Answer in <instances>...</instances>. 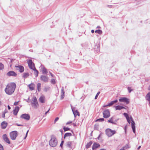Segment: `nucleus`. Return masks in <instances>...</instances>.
<instances>
[{
    "mask_svg": "<svg viewBox=\"0 0 150 150\" xmlns=\"http://www.w3.org/2000/svg\"><path fill=\"white\" fill-rule=\"evenodd\" d=\"M7 112V111L6 112L5 111H4V112H3L2 115V117L3 118H4L5 117V113Z\"/></svg>",
    "mask_w": 150,
    "mask_h": 150,
    "instance_id": "40",
    "label": "nucleus"
},
{
    "mask_svg": "<svg viewBox=\"0 0 150 150\" xmlns=\"http://www.w3.org/2000/svg\"><path fill=\"white\" fill-rule=\"evenodd\" d=\"M63 129L65 132L69 130H70V129L69 128L67 127H64Z\"/></svg>",
    "mask_w": 150,
    "mask_h": 150,
    "instance_id": "35",
    "label": "nucleus"
},
{
    "mask_svg": "<svg viewBox=\"0 0 150 150\" xmlns=\"http://www.w3.org/2000/svg\"><path fill=\"white\" fill-rule=\"evenodd\" d=\"M4 149L3 146L0 144V150H3Z\"/></svg>",
    "mask_w": 150,
    "mask_h": 150,
    "instance_id": "44",
    "label": "nucleus"
},
{
    "mask_svg": "<svg viewBox=\"0 0 150 150\" xmlns=\"http://www.w3.org/2000/svg\"><path fill=\"white\" fill-rule=\"evenodd\" d=\"M123 115L125 117L126 119H127L129 117L128 114L126 113H124Z\"/></svg>",
    "mask_w": 150,
    "mask_h": 150,
    "instance_id": "34",
    "label": "nucleus"
},
{
    "mask_svg": "<svg viewBox=\"0 0 150 150\" xmlns=\"http://www.w3.org/2000/svg\"><path fill=\"white\" fill-rule=\"evenodd\" d=\"M127 121L128 122V123L129 124H130V123H131V122H130V120L129 119V117L127 119Z\"/></svg>",
    "mask_w": 150,
    "mask_h": 150,
    "instance_id": "45",
    "label": "nucleus"
},
{
    "mask_svg": "<svg viewBox=\"0 0 150 150\" xmlns=\"http://www.w3.org/2000/svg\"><path fill=\"white\" fill-rule=\"evenodd\" d=\"M114 117H111L109 120H108V122L111 123L112 124H116V122H117V120H114Z\"/></svg>",
    "mask_w": 150,
    "mask_h": 150,
    "instance_id": "15",
    "label": "nucleus"
},
{
    "mask_svg": "<svg viewBox=\"0 0 150 150\" xmlns=\"http://www.w3.org/2000/svg\"><path fill=\"white\" fill-rule=\"evenodd\" d=\"M71 107L74 117H76L77 115L79 116L80 115V114L78 110H75L74 108H73L71 105Z\"/></svg>",
    "mask_w": 150,
    "mask_h": 150,
    "instance_id": "11",
    "label": "nucleus"
},
{
    "mask_svg": "<svg viewBox=\"0 0 150 150\" xmlns=\"http://www.w3.org/2000/svg\"><path fill=\"white\" fill-rule=\"evenodd\" d=\"M105 132L106 135L109 137L112 136L116 133L115 130H112L109 128L106 129Z\"/></svg>",
    "mask_w": 150,
    "mask_h": 150,
    "instance_id": "4",
    "label": "nucleus"
},
{
    "mask_svg": "<svg viewBox=\"0 0 150 150\" xmlns=\"http://www.w3.org/2000/svg\"><path fill=\"white\" fill-rule=\"evenodd\" d=\"M16 87V84L14 83H9L7 85L5 91L7 94L11 95L14 92Z\"/></svg>",
    "mask_w": 150,
    "mask_h": 150,
    "instance_id": "1",
    "label": "nucleus"
},
{
    "mask_svg": "<svg viewBox=\"0 0 150 150\" xmlns=\"http://www.w3.org/2000/svg\"><path fill=\"white\" fill-rule=\"evenodd\" d=\"M28 130L27 131V132H26V135H25V137L24 138V139H25L26 137H27V134H28Z\"/></svg>",
    "mask_w": 150,
    "mask_h": 150,
    "instance_id": "49",
    "label": "nucleus"
},
{
    "mask_svg": "<svg viewBox=\"0 0 150 150\" xmlns=\"http://www.w3.org/2000/svg\"><path fill=\"white\" fill-rule=\"evenodd\" d=\"M104 120V119L103 118H100L97 119L96 121L103 122Z\"/></svg>",
    "mask_w": 150,
    "mask_h": 150,
    "instance_id": "33",
    "label": "nucleus"
},
{
    "mask_svg": "<svg viewBox=\"0 0 150 150\" xmlns=\"http://www.w3.org/2000/svg\"><path fill=\"white\" fill-rule=\"evenodd\" d=\"M49 90V88L45 87L44 89V91H45V92Z\"/></svg>",
    "mask_w": 150,
    "mask_h": 150,
    "instance_id": "42",
    "label": "nucleus"
},
{
    "mask_svg": "<svg viewBox=\"0 0 150 150\" xmlns=\"http://www.w3.org/2000/svg\"><path fill=\"white\" fill-rule=\"evenodd\" d=\"M72 122V121L68 122H67V123H66V125H68L69 124H71V123Z\"/></svg>",
    "mask_w": 150,
    "mask_h": 150,
    "instance_id": "47",
    "label": "nucleus"
},
{
    "mask_svg": "<svg viewBox=\"0 0 150 150\" xmlns=\"http://www.w3.org/2000/svg\"><path fill=\"white\" fill-rule=\"evenodd\" d=\"M103 117L105 118H107L110 116V111L109 109H106L103 112Z\"/></svg>",
    "mask_w": 150,
    "mask_h": 150,
    "instance_id": "8",
    "label": "nucleus"
},
{
    "mask_svg": "<svg viewBox=\"0 0 150 150\" xmlns=\"http://www.w3.org/2000/svg\"><path fill=\"white\" fill-rule=\"evenodd\" d=\"M106 150V149H100V150Z\"/></svg>",
    "mask_w": 150,
    "mask_h": 150,
    "instance_id": "60",
    "label": "nucleus"
},
{
    "mask_svg": "<svg viewBox=\"0 0 150 150\" xmlns=\"http://www.w3.org/2000/svg\"><path fill=\"white\" fill-rule=\"evenodd\" d=\"M127 89H128V92L129 93H131V92L133 91V90H132L131 89V87H128L127 88Z\"/></svg>",
    "mask_w": 150,
    "mask_h": 150,
    "instance_id": "37",
    "label": "nucleus"
},
{
    "mask_svg": "<svg viewBox=\"0 0 150 150\" xmlns=\"http://www.w3.org/2000/svg\"><path fill=\"white\" fill-rule=\"evenodd\" d=\"M100 146V145L99 143H94L92 146V149L93 150H95Z\"/></svg>",
    "mask_w": 150,
    "mask_h": 150,
    "instance_id": "17",
    "label": "nucleus"
},
{
    "mask_svg": "<svg viewBox=\"0 0 150 150\" xmlns=\"http://www.w3.org/2000/svg\"><path fill=\"white\" fill-rule=\"evenodd\" d=\"M107 106H109L108 105V104L107 105H103V107H107Z\"/></svg>",
    "mask_w": 150,
    "mask_h": 150,
    "instance_id": "51",
    "label": "nucleus"
},
{
    "mask_svg": "<svg viewBox=\"0 0 150 150\" xmlns=\"http://www.w3.org/2000/svg\"><path fill=\"white\" fill-rule=\"evenodd\" d=\"M29 88L31 91L34 90L35 88V85L33 83H31L29 85Z\"/></svg>",
    "mask_w": 150,
    "mask_h": 150,
    "instance_id": "23",
    "label": "nucleus"
},
{
    "mask_svg": "<svg viewBox=\"0 0 150 150\" xmlns=\"http://www.w3.org/2000/svg\"><path fill=\"white\" fill-rule=\"evenodd\" d=\"M119 101L120 102L125 103L126 104H128L129 102V99L126 97L120 98L119 99Z\"/></svg>",
    "mask_w": 150,
    "mask_h": 150,
    "instance_id": "9",
    "label": "nucleus"
},
{
    "mask_svg": "<svg viewBox=\"0 0 150 150\" xmlns=\"http://www.w3.org/2000/svg\"><path fill=\"white\" fill-rule=\"evenodd\" d=\"M141 147V146H139L138 147V148H137V149H138V150H139V149H140V147Z\"/></svg>",
    "mask_w": 150,
    "mask_h": 150,
    "instance_id": "55",
    "label": "nucleus"
},
{
    "mask_svg": "<svg viewBox=\"0 0 150 150\" xmlns=\"http://www.w3.org/2000/svg\"><path fill=\"white\" fill-rule=\"evenodd\" d=\"M118 101V100H117L116 99L114 101H112L111 102L109 103L108 104V105L109 106H110L114 104L117 102Z\"/></svg>",
    "mask_w": 150,
    "mask_h": 150,
    "instance_id": "25",
    "label": "nucleus"
},
{
    "mask_svg": "<svg viewBox=\"0 0 150 150\" xmlns=\"http://www.w3.org/2000/svg\"><path fill=\"white\" fill-rule=\"evenodd\" d=\"M59 119V117H57L54 120V123H55Z\"/></svg>",
    "mask_w": 150,
    "mask_h": 150,
    "instance_id": "41",
    "label": "nucleus"
},
{
    "mask_svg": "<svg viewBox=\"0 0 150 150\" xmlns=\"http://www.w3.org/2000/svg\"><path fill=\"white\" fill-rule=\"evenodd\" d=\"M74 126H76V124H74Z\"/></svg>",
    "mask_w": 150,
    "mask_h": 150,
    "instance_id": "63",
    "label": "nucleus"
},
{
    "mask_svg": "<svg viewBox=\"0 0 150 150\" xmlns=\"http://www.w3.org/2000/svg\"><path fill=\"white\" fill-rule=\"evenodd\" d=\"M17 135V132L16 131L12 132L10 134V138L12 140H15Z\"/></svg>",
    "mask_w": 150,
    "mask_h": 150,
    "instance_id": "7",
    "label": "nucleus"
},
{
    "mask_svg": "<svg viewBox=\"0 0 150 150\" xmlns=\"http://www.w3.org/2000/svg\"><path fill=\"white\" fill-rule=\"evenodd\" d=\"M1 125L2 129H5L7 125V123L5 121H4L1 123Z\"/></svg>",
    "mask_w": 150,
    "mask_h": 150,
    "instance_id": "20",
    "label": "nucleus"
},
{
    "mask_svg": "<svg viewBox=\"0 0 150 150\" xmlns=\"http://www.w3.org/2000/svg\"><path fill=\"white\" fill-rule=\"evenodd\" d=\"M31 105L32 107L35 109H36L38 107L39 104L36 97L33 98L31 103Z\"/></svg>",
    "mask_w": 150,
    "mask_h": 150,
    "instance_id": "5",
    "label": "nucleus"
},
{
    "mask_svg": "<svg viewBox=\"0 0 150 150\" xmlns=\"http://www.w3.org/2000/svg\"><path fill=\"white\" fill-rule=\"evenodd\" d=\"M100 92H98L97 93L96 95V96H95V99H96L97 98L98 96L100 94Z\"/></svg>",
    "mask_w": 150,
    "mask_h": 150,
    "instance_id": "38",
    "label": "nucleus"
},
{
    "mask_svg": "<svg viewBox=\"0 0 150 150\" xmlns=\"http://www.w3.org/2000/svg\"><path fill=\"white\" fill-rule=\"evenodd\" d=\"M28 76V73H24L23 74V77L24 78H26Z\"/></svg>",
    "mask_w": 150,
    "mask_h": 150,
    "instance_id": "31",
    "label": "nucleus"
},
{
    "mask_svg": "<svg viewBox=\"0 0 150 150\" xmlns=\"http://www.w3.org/2000/svg\"><path fill=\"white\" fill-rule=\"evenodd\" d=\"M45 97L44 96H41L39 98V100L42 103H44L45 102Z\"/></svg>",
    "mask_w": 150,
    "mask_h": 150,
    "instance_id": "19",
    "label": "nucleus"
},
{
    "mask_svg": "<svg viewBox=\"0 0 150 150\" xmlns=\"http://www.w3.org/2000/svg\"><path fill=\"white\" fill-rule=\"evenodd\" d=\"M51 83L53 84H55V80L54 79H52L51 81Z\"/></svg>",
    "mask_w": 150,
    "mask_h": 150,
    "instance_id": "36",
    "label": "nucleus"
},
{
    "mask_svg": "<svg viewBox=\"0 0 150 150\" xmlns=\"http://www.w3.org/2000/svg\"><path fill=\"white\" fill-rule=\"evenodd\" d=\"M16 125L18 126H21L22 125H21L18 124H16Z\"/></svg>",
    "mask_w": 150,
    "mask_h": 150,
    "instance_id": "54",
    "label": "nucleus"
},
{
    "mask_svg": "<svg viewBox=\"0 0 150 150\" xmlns=\"http://www.w3.org/2000/svg\"><path fill=\"white\" fill-rule=\"evenodd\" d=\"M71 136H72V134L71 133H67L65 134L64 138L65 139L67 137H70Z\"/></svg>",
    "mask_w": 150,
    "mask_h": 150,
    "instance_id": "28",
    "label": "nucleus"
},
{
    "mask_svg": "<svg viewBox=\"0 0 150 150\" xmlns=\"http://www.w3.org/2000/svg\"><path fill=\"white\" fill-rule=\"evenodd\" d=\"M26 61L27 62V63L28 64V60H27Z\"/></svg>",
    "mask_w": 150,
    "mask_h": 150,
    "instance_id": "61",
    "label": "nucleus"
},
{
    "mask_svg": "<svg viewBox=\"0 0 150 150\" xmlns=\"http://www.w3.org/2000/svg\"><path fill=\"white\" fill-rule=\"evenodd\" d=\"M100 135H99V136L98 137V138L100 137Z\"/></svg>",
    "mask_w": 150,
    "mask_h": 150,
    "instance_id": "64",
    "label": "nucleus"
},
{
    "mask_svg": "<svg viewBox=\"0 0 150 150\" xmlns=\"http://www.w3.org/2000/svg\"><path fill=\"white\" fill-rule=\"evenodd\" d=\"M64 142L63 141H62L61 142V143L60 144V146H61L62 148V146H63V143H64Z\"/></svg>",
    "mask_w": 150,
    "mask_h": 150,
    "instance_id": "46",
    "label": "nucleus"
},
{
    "mask_svg": "<svg viewBox=\"0 0 150 150\" xmlns=\"http://www.w3.org/2000/svg\"><path fill=\"white\" fill-rule=\"evenodd\" d=\"M64 91L63 87H62L61 89V99H62L64 98Z\"/></svg>",
    "mask_w": 150,
    "mask_h": 150,
    "instance_id": "22",
    "label": "nucleus"
},
{
    "mask_svg": "<svg viewBox=\"0 0 150 150\" xmlns=\"http://www.w3.org/2000/svg\"><path fill=\"white\" fill-rule=\"evenodd\" d=\"M15 67L16 68V69L18 70L20 72H22L24 71V68L22 66L20 65L15 66Z\"/></svg>",
    "mask_w": 150,
    "mask_h": 150,
    "instance_id": "14",
    "label": "nucleus"
},
{
    "mask_svg": "<svg viewBox=\"0 0 150 150\" xmlns=\"http://www.w3.org/2000/svg\"><path fill=\"white\" fill-rule=\"evenodd\" d=\"M42 72L43 74H46L47 73V69L44 67L42 68Z\"/></svg>",
    "mask_w": 150,
    "mask_h": 150,
    "instance_id": "26",
    "label": "nucleus"
},
{
    "mask_svg": "<svg viewBox=\"0 0 150 150\" xmlns=\"http://www.w3.org/2000/svg\"><path fill=\"white\" fill-rule=\"evenodd\" d=\"M30 118V117L29 115V118H28L29 120Z\"/></svg>",
    "mask_w": 150,
    "mask_h": 150,
    "instance_id": "62",
    "label": "nucleus"
},
{
    "mask_svg": "<svg viewBox=\"0 0 150 150\" xmlns=\"http://www.w3.org/2000/svg\"><path fill=\"white\" fill-rule=\"evenodd\" d=\"M20 101H17V102H15L14 103V105H18V103Z\"/></svg>",
    "mask_w": 150,
    "mask_h": 150,
    "instance_id": "43",
    "label": "nucleus"
},
{
    "mask_svg": "<svg viewBox=\"0 0 150 150\" xmlns=\"http://www.w3.org/2000/svg\"><path fill=\"white\" fill-rule=\"evenodd\" d=\"M41 85L40 83H38L37 85V89L38 91H40L41 90Z\"/></svg>",
    "mask_w": 150,
    "mask_h": 150,
    "instance_id": "29",
    "label": "nucleus"
},
{
    "mask_svg": "<svg viewBox=\"0 0 150 150\" xmlns=\"http://www.w3.org/2000/svg\"><path fill=\"white\" fill-rule=\"evenodd\" d=\"M116 110H120L122 109H125V108L123 106L120 105H117L115 107Z\"/></svg>",
    "mask_w": 150,
    "mask_h": 150,
    "instance_id": "24",
    "label": "nucleus"
},
{
    "mask_svg": "<svg viewBox=\"0 0 150 150\" xmlns=\"http://www.w3.org/2000/svg\"><path fill=\"white\" fill-rule=\"evenodd\" d=\"M50 75H51V76L53 77V75L51 73V72H50Z\"/></svg>",
    "mask_w": 150,
    "mask_h": 150,
    "instance_id": "58",
    "label": "nucleus"
},
{
    "mask_svg": "<svg viewBox=\"0 0 150 150\" xmlns=\"http://www.w3.org/2000/svg\"><path fill=\"white\" fill-rule=\"evenodd\" d=\"M123 147V148H124L125 150L129 148V145H127V144L125 146Z\"/></svg>",
    "mask_w": 150,
    "mask_h": 150,
    "instance_id": "39",
    "label": "nucleus"
},
{
    "mask_svg": "<svg viewBox=\"0 0 150 150\" xmlns=\"http://www.w3.org/2000/svg\"><path fill=\"white\" fill-rule=\"evenodd\" d=\"M120 150H125L123 147L122 149H120Z\"/></svg>",
    "mask_w": 150,
    "mask_h": 150,
    "instance_id": "56",
    "label": "nucleus"
},
{
    "mask_svg": "<svg viewBox=\"0 0 150 150\" xmlns=\"http://www.w3.org/2000/svg\"><path fill=\"white\" fill-rule=\"evenodd\" d=\"M76 143L74 141H68L67 142L66 146L69 149H73L75 147Z\"/></svg>",
    "mask_w": 150,
    "mask_h": 150,
    "instance_id": "3",
    "label": "nucleus"
},
{
    "mask_svg": "<svg viewBox=\"0 0 150 150\" xmlns=\"http://www.w3.org/2000/svg\"><path fill=\"white\" fill-rule=\"evenodd\" d=\"M3 138L5 142L8 144H10V141L6 134H4L3 135Z\"/></svg>",
    "mask_w": 150,
    "mask_h": 150,
    "instance_id": "16",
    "label": "nucleus"
},
{
    "mask_svg": "<svg viewBox=\"0 0 150 150\" xmlns=\"http://www.w3.org/2000/svg\"><path fill=\"white\" fill-rule=\"evenodd\" d=\"M29 68L34 71V74L35 77H37L38 75V71L35 67V64L32 62L31 59H29Z\"/></svg>",
    "mask_w": 150,
    "mask_h": 150,
    "instance_id": "2",
    "label": "nucleus"
},
{
    "mask_svg": "<svg viewBox=\"0 0 150 150\" xmlns=\"http://www.w3.org/2000/svg\"><path fill=\"white\" fill-rule=\"evenodd\" d=\"M130 119L131 121H132L131 122V125H132V130L133 132L134 133H135V123L134 121L133 120V119L132 117L131 116L130 117Z\"/></svg>",
    "mask_w": 150,
    "mask_h": 150,
    "instance_id": "10",
    "label": "nucleus"
},
{
    "mask_svg": "<svg viewBox=\"0 0 150 150\" xmlns=\"http://www.w3.org/2000/svg\"><path fill=\"white\" fill-rule=\"evenodd\" d=\"M40 80L45 82H47L48 81V78L47 76L42 75L40 77Z\"/></svg>",
    "mask_w": 150,
    "mask_h": 150,
    "instance_id": "12",
    "label": "nucleus"
},
{
    "mask_svg": "<svg viewBox=\"0 0 150 150\" xmlns=\"http://www.w3.org/2000/svg\"><path fill=\"white\" fill-rule=\"evenodd\" d=\"M9 76H13L16 77L17 76V74L13 71H10L8 72L6 74Z\"/></svg>",
    "mask_w": 150,
    "mask_h": 150,
    "instance_id": "13",
    "label": "nucleus"
},
{
    "mask_svg": "<svg viewBox=\"0 0 150 150\" xmlns=\"http://www.w3.org/2000/svg\"><path fill=\"white\" fill-rule=\"evenodd\" d=\"M107 7L109 8H112L113 6L111 5H108Z\"/></svg>",
    "mask_w": 150,
    "mask_h": 150,
    "instance_id": "48",
    "label": "nucleus"
},
{
    "mask_svg": "<svg viewBox=\"0 0 150 150\" xmlns=\"http://www.w3.org/2000/svg\"><path fill=\"white\" fill-rule=\"evenodd\" d=\"M4 65L1 63H0V70H3L4 69Z\"/></svg>",
    "mask_w": 150,
    "mask_h": 150,
    "instance_id": "32",
    "label": "nucleus"
},
{
    "mask_svg": "<svg viewBox=\"0 0 150 150\" xmlns=\"http://www.w3.org/2000/svg\"><path fill=\"white\" fill-rule=\"evenodd\" d=\"M95 32L96 33H97L99 34H101L102 33V31L101 30H98L95 31Z\"/></svg>",
    "mask_w": 150,
    "mask_h": 150,
    "instance_id": "30",
    "label": "nucleus"
},
{
    "mask_svg": "<svg viewBox=\"0 0 150 150\" xmlns=\"http://www.w3.org/2000/svg\"><path fill=\"white\" fill-rule=\"evenodd\" d=\"M21 117L22 118L28 120V114H23L21 116Z\"/></svg>",
    "mask_w": 150,
    "mask_h": 150,
    "instance_id": "21",
    "label": "nucleus"
},
{
    "mask_svg": "<svg viewBox=\"0 0 150 150\" xmlns=\"http://www.w3.org/2000/svg\"><path fill=\"white\" fill-rule=\"evenodd\" d=\"M50 108L49 109V110H48L46 112H45V115H46L47 114V113H48V112L49 111V110H50Z\"/></svg>",
    "mask_w": 150,
    "mask_h": 150,
    "instance_id": "50",
    "label": "nucleus"
},
{
    "mask_svg": "<svg viewBox=\"0 0 150 150\" xmlns=\"http://www.w3.org/2000/svg\"><path fill=\"white\" fill-rule=\"evenodd\" d=\"M93 142L92 141H90L88 143L86 146V147L87 149L91 145Z\"/></svg>",
    "mask_w": 150,
    "mask_h": 150,
    "instance_id": "27",
    "label": "nucleus"
},
{
    "mask_svg": "<svg viewBox=\"0 0 150 150\" xmlns=\"http://www.w3.org/2000/svg\"><path fill=\"white\" fill-rule=\"evenodd\" d=\"M91 32L92 33H93L94 32V30H91Z\"/></svg>",
    "mask_w": 150,
    "mask_h": 150,
    "instance_id": "57",
    "label": "nucleus"
},
{
    "mask_svg": "<svg viewBox=\"0 0 150 150\" xmlns=\"http://www.w3.org/2000/svg\"><path fill=\"white\" fill-rule=\"evenodd\" d=\"M49 144L52 147H55L57 143V141L55 138H52L50 140L49 142Z\"/></svg>",
    "mask_w": 150,
    "mask_h": 150,
    "instance_id": "6",
    "label": "nucleus"
},
{
    "mask_svg": "<svg viewBox=\"0 0 150 150\" xmlns=\"http://www.w3.org/2000/svg\"><path fill=\"white\" fill-rule=\"evenodd\" d=\"M19 108L18 106L16 107L13 111V113L15 115H16L19 111Z\"/></svg>",
    "mask_w": 150,
    "mask_h": 150,
    "instance_id": "18",
    "label": "nucleus"
},
{
    "mask_svg": "<svg viewBox=\"0 0 150 150\" xmlns=\"http://www.w3.org/2000/svg\"><path fill=\"white\" fill-rule=\"evenodd\" d=\"M8 110H10V109L11 107H10V106L9 105H8Z\"/></svg>",
    "mask_w": 150,
    "mask_h": 150,
    "instance_id": "53",
    "label": "nucleus"
},
{
    "mask_svg": "<svg viewBox=\"0 0 150 150\" xmlns=\"http://www.w3.org/2000/svg\"><path fill=\"white\" fill-rule=\"evenodd\" d=\"M97 28H100V27L99 26H97Z\"/></svg>",
    "mask_w": 150,
    "mask_h": 150,
    "instance_id": "59",
    "label": "nucleus"
},
{
    "mask_svg": "<svg viewBox=\"0 0 150 150\" xmlns=\"http://www.w3.org/2000/svg\"><path fill=\"white\" fill-rule=\"evenodd\" d=\"M148 90L150 91V85L149 86L148 88Z\"/></svg>",
    "mask_w": 150,
    "mask_h": 150,
    "instance_id": "52",
    "label": "nucleus"
}]
</instances>
